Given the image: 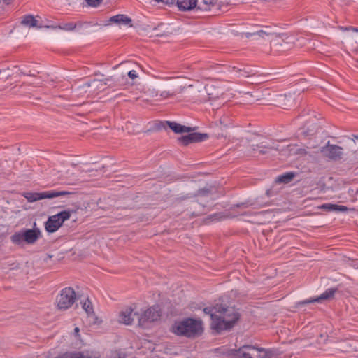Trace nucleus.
Here are the masks:
<instances>
[{
    "label": "nucleus",
    "instance_id": "obj_6",
    "mask_svg": "<svg viewBox=\"0 0 358 358\" xmlns=\"http://www.w3.org/2000/svg\"><path fill=\"white\" fill-rule=\"evenodd\" d=\"M76 300V294L72 287L62 289L57 296L55 304L59 310H66L71 308Z\"/></svg>",
    "mask_w": 358,
    "mask_h": 358
},
{
    "label": "nucleus",
    "instance_id": "obj_18",
    "mask_svg": "<svg viewBox=\"0 0 358 358\" xmlns=\"http://www.w3.org/2000/svg\"><path fill=\"white\" fill-rule=\"evenodd\" d=\"M166 123L168 124L169 127L176 134H182L185 132L188 133L193 131L192 127L183 126L175 122L167 121Z\"/></svg>",
    "mask_w": 358,
    "mask_h": 358
},
{
    "label": "nucleus",
    "instance_id": "obj_34",
    "mask_svg": "<svg viewBox=\"0 0 358 358\" xmlns=\"http://www.w3.org/2000/svg\"><path fill=\"white\" fill-rule=\"evenodd\" d=\"M128 76L131 79H135L138 77V75L134 70L129 71L128 73Z\"/></svg>",
    "mask_w": 358,
    "mask_h": 358
},
{
    "label": "nucleus",
    "instance_id": "obj_14",
    "mask_svg": "<svg viewBox=\"0 0 358 358\" xmlns=\"http://www.w3.org/2000/svg\"><path fill=\"white\" fill-rule=\"evenodd\" d=\"M282 155H299L304 156L307 155V151L304 148H299L296 145H289L285 148L280 150Z\"/></svg>",
    "mask_w": 358,
    "mask_h": 358
},
{
    "label": "nucleus",
    "instance_id": "obj_38",
    "mask_svg": "<svg viewBox=\"0 0 358 358\" xmlns=\"http://www.w3.org/2000/svg\"><path fill=\"white\" fill-rule=\"evenodd\" d=\"M79 332H80L79 328L78 327H76L74 329V334H75V336H77V337L79 336H80Z\"/></svg>",
    "mask_w": 358,
    "mask_h": 358
},
{
    "label": "nucleus",
    "instance_id": "obj_30",
    "mask_svg": "<svg viewBox=\"0 0 358 358\" xmlns=\"http://www.w3.org/2000/svg\"><path fill=\"white\" fill-rule=\"evenodd\" d=\"M29 83L33 85L34 87H39L42 85V80L40 78H37L35 76H30Z\"/></svg>",
    "mask_w": 358,
    "mask_h": 358
},
{
    "label": "nucleus",
    "instance_id": "obj_19",
    "mask_svg": "<svg viewBox=\"0 0 358 358\" xmlns=\"http://www.w3.org/2000/svg\"><path fill=\"white\" fill-rule=\"evenodd\" d=\"M217 0H197L196 8L201 10H210L216 4Z\"/></svg>",
    "mask_w": 358,
    "mask_h": 358
},
{
    "label": "nucleus",
    "instance_id": "obj_20",
    "mask_svg": "<svg viewBox=\"0 0 358 358\" xmlns=\"http://www.w3.org/2000/svg\"><path fill=\"white\" fill-rule=\"evenodd\" d=\"M320 209L325 210L327 211H342L345 212L348 208L345 206H339L333 203H324L319 206Z\"/></svg>",
    "mask_w": 358,
    "mask_h": 358
},
{
    "label": "nucleus",
    "instance_id": "obj_9",
    "mask_svg": "<svg viewBox=\"0 0 358 358\" xmlns=\"http://www.w3.org/2000/svg\"><path fill=\"white\" fill-rule=\"evenodd\" d=\"M69 192L50 191L43 192H24L22 195L29 202H34L44 199H52L55 197L69 194Z\"/></svg>",
    "mask_w": 358,
    "mask_h": 358
},
{
    "label": "nucleus",
    "instance_id": "obj_5",
    "mask_svg": "<svg viewBox=\"0 0 358 358\" xmlns=\"http://www.w3.org/2000/svg\"><path fill=\"white\" fill-rule=\"evenodd\" d=\"M272 355L271 350L252 345H243L235 354L238 358H271Z\"/></svg>",
    "mask_w": 358,
    "mask_h": 358
},
{
    "label": "nucleus",
    "instance_id": "obj_36",
    "mask_svg": "<svg viewBox=\"0 0 358 358\" xmlns=\"http://www.w3.org/2000/svg\"><path fill=\"white\" fill-rule=\"evenodd\" d=\"M240 71H241V75L243 77H248L251 73L250 71H245V69L240 70Z\"/></svg>",
    "mask_w": 358,
    "mask_h": 358
},
{
    "label": "nucleus",
    "instance_id": "obj_41",
    "mask_svg": "<svg viewBox=\"0 0 358 358\" xmlns=\"http://www.w3.org/2000/svg\"><path fill=\"white\" fill-rule=\"evenodd\" d=\"M351 30H352V31H357V32H358V29H357V28H356V27H352L351 28Z\"/></svg>",
    "mask_w": 358,
    "mask_h": 358
},
{
    "label": "nucleus",
    "instance_id": "obj_7",
    "mask_svg": "<svg viewBox=\"0 0 358 358\" xmlns=\"http://www.w3.org/2000/svg\"><path fill=\"white\" fill-rule=\"evenodd\" d=\"M69 211L64 210L55 215L48 217L45 223V229L49 233H53L57 231L62 225L64 221L70 218Z\"/></svg>",
    "mask_w": 358,
    "mask_h": 358
},
{
    "label": "nucleus",
    "instance_id": "obj_28",
    "mask_svg": "<svg viewBox=\"0 0 358 358\" xmlns=\"http://www.w3.org/2000/svg\"><path fill=\"white\" fill-rule=\"evenodd\" d=\"M185 89V87H180L178 90H177L174 92H170L169 91H163L161 93L160 96L164 99L169 98V97H172L174 95H176V94L182 93Z\"/></svg>",
    "mask_w": 358,
    "mask_h": 358
},
{
    "label": "nucleus",
    "instance_id": "obj_23",
    "mask_svg": "<svg viewBox=\"0 0 358 358\" xmlns=\"http://www.w3.org/2000/svg\"><path fill=\"white\" fill-rule=\"evenodd\" d=\"M219 306L218 305H216L213 307H206L203 309V312L207 314L210 315L211 318V323H213L215 322V320H218V312H219Z\"/></svg>",
    "mask_w": 358,
    "mask_h": 358
},
{
    "label": "nucleus",
    "instance_id": "obj_17",
    "mask_svg": "<svg viewBox=\"0 0 358 358\" xmlns=\"http://www.w3.org/2000/svg\"><path fill=\"white\" fill-rule=\"evenodd\" d=\"M177 6L180 10H191L196 8L197 0H177Z\"/></svg>",
    "mask_w": 358,
    "mask_h": 358
},
{
    "label": "nucleus",
    "instance_id": "obj_11",
    "mask_svg": "<svg viewBox=\"0 0 358 358\" xmlns=\"http://www.w3.org/2000/svg\"><path fill=\"white\" fill-rule=\"evenodd\" d=\"M208 138L206 134L191 133L178 138V142L184 145H188L192 143L201 142Z\"/></svg>",
    "mask_w": 358,
    "mask_h": 358
},
{
    "label": "nucleus",
    "instance_id": "obj_13",
    "mask_svg": "<svg viewBox=\"0 0 358 358\" xmlns=\"http://www.w3.org/2000/svg\"><path fill=\"white\" fill-rule=\"evenodd\" d=\"M337 290L338 289L336 288H329V289H327L324 293H322L318 297L303 301L301 303V304H307V303H314V302L320 303L322 301L330 300L334 298V294L337 292Z\"/></svg>",
    "mask_w": 358,
    "mask_h": 358
},
{
    "label": "nucleus",
    "instance_id": "obj_4",
    "mask_svg": "<svg viewBox=\"0 0 358 358\" xmlns=\"http://www.w3.org/2000/svg\"><path fill=\"white\" fill-rule=\"evenodd\" d=\"M222 94V89L214 84H208L201 90L193 89L190 92L192 99L200 102L218 99Z\"/></svg>",
    "mask_w": 358,
    "mask_h": 358
},
{
    "label": "nucleus",
    "instance_id": "obj_33",
    "mask_svg": "<svg viewBox=\"0 0 358 358\" xmlns=\"http://www.w3.org/2000/svg\"><path fill=\"white\" fill-rule=\"evenodd\" d=\"M0 74H3V76L6 78H8V77H10L11 76L9 69L0 70Z\"/></svg>",
    "mask_w": 358,
    "mask_h": 358
},
{
    "label": "nucleus",
    "instance_id": "obj_22",
    "mask_svg": "<svg viewBox=\"0 0 358 358\" xmlns=\"http://www.w3.org/2000/svg\"><path fill=\"white\" fill-rule=\"evenodd\" d=\"M21 23L23 25L28 26L29 27H37L42 28L43 25H38L37 20L31 15H27L23 17Z\"/></svg>",
    "mask_w": 358,
    "mask_h": 358
},
{
    "label": "nucleus",
    "instance_id": "obj_16",
    "mask_svg": "<svg viewBox=\"0 0 358 358\" xmlns=\"http://www.w3.org/2000/svg\"><path fill=\"white\" fill-rule=\"evenodd\" d=\"M46 358H96L88 353L85 354L81 352H67L65 353H63L62 355H59L58 356H56L55 357H51L50 356L48 355Z\"/></svg>",
    "mask_w": 358,
    "mask_h": 358
},
{
    "label": "nucleus",
    "instance_id": "obj_24",
    "mask_svg": "<svg viewBox=\"0 0 358 358\" xmlns=\"http://www.w3.org/2000/svg\"><path fill=\"white\" fill-rule=\"evenodd\" d=\"M274 34H275L271 31V28L266 27H265L264 29H261V30H259V31H257L256 32H254V33H248L247 34V37L255 36V35H257L259 37L265 38L266 37L269 38V37L272 36Z\"/></svg>",
    "mask_w": 358,
    "mask_h": 358
},
{
    "label": "nucleus",
    "instance_id": "obj_26",
    "mask_svg": "<svg viewBox=\"0 0 358 358\" xmlns=\"http://www.w3.org/2000/svg\"><path fill=\"white\" fill-rule=\"evenodd\" d=\"M294 177L293 173H286L276 178V182L279 183H288L292 180Z\"/></svg>",
    "mask_w": 358,
    "mask_h": 358
},
{
    "label": "nucleus",
    "instance_id": "obj_8",
    "mask_svg": "<svg viewBox=\"0 0 358 358\" xmlns=\"http://www.w3.org/2000/svg\"><path fill=\"white\" fill-rule=\"evenodd\" d=\"M161 317V310L158 306L150 307L142 315L138 314V325L145 327L148 323L158 320Z\"/></svg>",
    "mask_w": 358,
    "mask_h": 358
},
{
    "label": "nucleus",
    "instance_id": "obj_12",
    "mask_svg": "<svg viewBox=\"0 0 358 358\" xmlns=\"http://www.w3.org/2000/svg\"><path fill=\"white\" fill-rule=\"evenodd\" d=\"M135 316L138 319V314L134 313L131 307H127L120 312L118 322L126 325H130L133 323Z\"/></svg>",
    "mask_w": 358,
    "mask_h": 358
},
{
    "label": "nucleus",
    "instance_id": "obj_29",
    "mask_svg": "<svg viewBox=\"0 0 358 358\" xmlns=\"http://www.w3.org/2000/svg\"><path fill=\"white\" fill-rule=\"evenodd\" d=\"M82 306L88 315H92L94 313L92 304L90 300H85Z\"/></svg>",
    "mask_w": 358,
    "mask_h": 358
},
{
    "label": "nucleus",
    "instance_id": "obj_27",
    "mask_svg": "<svg viewBox=\"0 0 358 358\" xmlns=\"http://www.w3.org/2000/svg\"><path fill=\"white\" fill-rule=\"evenodd\" d=\"M76 24L73 22L62 23L58 24V29L66 31H73L76 29Z\"/></svg>",
    "mask_w": 358,
    "mask_h": 358
},
{
    "label": "nucleus",
    "instance_id": "obj_3",
    "mask_svg": "<svg viewBox=\"0 0 358 358\" xmlns=\"http://www.w3.org/2000/svg\"><path fill=\"white\" fill-rule=\"evenodd\" d=\"M36 226V224L34 223L33 229H25L13 234L10 236L12 243L15 245H22L23 243L34 244L41 237V231Z\"/></svg>",
    "mask_w": 358,
    "mask_h": 358
},
{
    "label": "nucleus",
    "instance_id": "obj_15",
    "mask_svg": "<svg viewBox=\"0 0 358 358\" xmlns=\"http://www.w3.org/2000/svg\"><path fill=\"white\" fill-rule=\"evenodd\" d=\"M109 22L111 23H115L119 25L122 24L127 25L129 27H132L131 19L123 14H118L110 17L109 19Z\"/></svg>",
    "mask_w": 358,
    "mask_h": 358
},
{
    "label": "nucleus",
    "instance_id": "obj_1",
    "mask_svg": "<svg viewBox=\"0 0 358 358\" xmlns=\"http://www.w3.org/2000/svg\"><path fill=\"white\" fill-rule=\"evenodd\" d=\"M170 331L177 336L194 339L202 334L203 331V322L201 320L185 318L176 321Z\"/></svg>",
    "mask_w": 358,
    "mask_h": 358
},
{
    "label": "nucleus",
    "instance_id": "obj_2",
    "mask_svg": "<svg viewBox=\"0 0 358 358\" xmlns=\"http://www.w3.org/2000/svg\"><path fill=\"white\" fill-rule=\"evenodd\" d=\"M240 318L234 307L219 306L218 320L211 323V328L217 333L231 329Z\"/></svg>",
    "mask_w": 358,
    "mask_h": 358
},
{
    "label": "nucleus",
    "instance_id": "obj_35",
    "mask_svg": "<svg viewBox=\"0 0 358 358\" xmlns=\"http://www.w3.org/2000/svg\"><path fill=\"white\" fill-rule=\"evenodd\" d=\"M157 2H162L165 4H173L176 0H155Z\"/></svg>",
    "mask_w": 358,
    "mask_h": 358
},
{
    "label": "nucleus",
    "instance_id": "obj_32",
    "mask_svg": "<svg viewBox=\"0 0 358 358\" xmlns=\"http://www.w3.org/2000/svg\"><path fill=\"white\" fill-rule=\"evenodd\" d=\"M182 76H165V75H162V76H159L157 78L160 80H170L171 78H181Z\"/></svg>",
    "mask_w": 358,
    "mask_h": 358
},
{
    "label": "nucleus",
    "instance_id": "obj_10",
    "mask_svg": "<svg viewBox=\"0 0 358 358\" xmlns=\"http://www.w3.org/2000/svg\"><path fill=\"white\" fill-rule=\"evenodd\" d=\"M322 155L330 159H340L343 155V148L338 145H331L329 142L321 148Z\"/></svg>",
    "mask_w": 358,
    "mask_h": 358
},
{
    "label": "nucleus",
    "instance_id": "obj_39",
    "mask_svg": "<svg viewBox=\"0 0 358 358\" xmlns=\"http://www.w3.org/2000/svg\"><path fill=\"white\" fill-rule=\"evenodd\" d=\"M352 27H341V29L343 30V31H347V30H351V28Z\"/></svg>",
    "mask_w": 358,
    "mask_h": 358
},
{
    "label": "nucleus",
    "instance_id": "obj_21",
    "mask_svg": "<svg viewBox=\"0 0 358 358\" xmlns=\"http://www.w3.org/2000/svg\"><path fill=\"white\" fill-rule=\"evenodd\" d=\"M293 101L294 99L290 94H280L278 96V103L284 108L292 106Z\"/></svg>",
    "mask_w": 358,
    "mask_h": 358
},
{
    "label": "nucleus",
    "instance_id": "obj_42",
    "mask_svg": "<svg viewBox=\"0 0 358 358\" xmlns=\"http://www.w3.org/2000/svg\"><path fill=\"white\" fill-rule=\"evenodd\" d=\"M9 1H10V0H3V1H4V2H6L7 4H8V3H9Z\"/></svg>",
    "mask_w": 358,
    "mask_h": 358
},
{
    "label": "nucleus",
    "instance_id": "obj_25",
    "mask_svg": "<svg viewBox=\"0 0 358 358\" xmlns=\"http://www.w3.org/2000/svg\"><path fill=\"white\" fill-rule=\"evenodd\" d=\"M257 147L259 148V153L262 155H264L267 153L268 150H276L280 152L281 150L279 149L278 145H275L274 143L273 145H257Z\"/></svg>",
    "mask_w": 358,
    "mask_h": 358
},
{
    "label": "nucleus",
    "instance_id": "obj_31",
    "mask_svg": "<svg viewBox=\"0 0 358 358\" xmlns=\"http://www.w3.org/2000/svg\"><path fill=\"white\" fill-rule=\"evenodd\" d=\"M87 4L92 7L99 6L103 0H85Z\"/></svg>",
    "mask_w": 358,
    "mask_h": 358
},
{
    "label": "nucleus",
    "instance_id": "obj_40",
    "mask_svg": "<svg viewBox=\"0 0 358 358\" xmlns=\"http://www.w3.org/2000/svg\"><path fill=\"white\" fill-rule=\"evenodd\" d=\"M53 257V255H50V254H48L47 255V259H51Z\"/></svg>",
    "mask_w": 358,
    "mask_h": 358
},
{
    "label": "nucleus",
    "instance_id": "obj_43",
    "mask_svg": "<svg viewBox=\"0 0 358 358\" xmlns=\"http://www.w3.org/2000/svg\"><path fill=\"white\" fill-rule=\"evenodd\" d=\"M119 358H120V357H119Z\"/></svg>",
    "mask_w": 358,
    "mask_h": 358
},
{
    "label": "nucleus",
    "instance_id": "obj_37",
    "mask_svg": "<svg viewBox=\"0 0 358 358\" xmlns=\"http://www.w3.org/2000/svg\"><path fill=\"white\" fill-rule=\"evenodd\" d=\"M45 28H50L52 29H58V24H51V25H45L43 26Z\"/></svg>",
    "mask_w": 358,
    "mask_h": 358
}]
</instances>
